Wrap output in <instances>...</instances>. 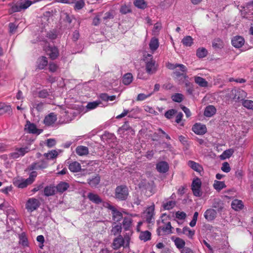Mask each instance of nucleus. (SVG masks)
<instances>
[{
    "label": "nucleus",
    "instance_id": "1",
    "mask_svg": "<svg viewBox=\"0 0 253 253\" xmlns=\"http://www.w3.org/2000/svg\"><path fill=\"white\" fill-rule=\"evenodd\" d=\"M41 0H19L16 2L11 4V12H20L25 10L32 4H34Z\"/></svg>",
    "mask_w": 253,
    "mask_h": 253
},
{
    "label": "nucleus",
    "instance_id": "2",
    "mask_svg": "<svg viewBox=\"0 0 253 253\" xmlns=\"http://www.w3.org/2000/svg\"><path fill=\"white\" fill-rule=\"evenodd\" d=\"M143 60L145 63L146 71L149 74H154L157 70V65L153 58L152 54L145 53L143 55Z\"/></svg>",
    "mask_w": 253,
    "mask_h": 253
},
{
    "label": "nucleus",
    "instance_id": "3",
    "mask_svg": "<svg viewBox=\"0 0 253 253\" xmlns=\"http://www.w3.org/2000/svg\"><path fill=\"white\" fill-rule=\"evenodd\" d=\"M130 240V238L129 236H125L124 238L122 236H119L114 240L112 244L113 248L114 250H118L121 247L128 248Z\"/></svg>",
    "mask_w": 253,
    "mask_h": 253
},
{
    "label": "nucleus",
    "instance_id": "4",
    "mask_svg": "<svg viewBox=\"0 0 253 253\" xmlns=\"http://www.w3.org/2000/svg\"><path fill=\"white\" fill-rule=\"evenodd\" d=\"M166 66L169 69L175 70L174 74L177 77L185 75L187 71L186 66L181 64H172L169 62Z\"/></svg>",
    "mask_w": 253,
    "mask_h": 253
},
{
    "label": "nucleus",
    "instance_id": "5",
    "mask_svg": "<svg viewBox=\"0 0 253 253\" xmlns=\"http://www.w3.org/2000/svg\"><path fill=\"white\" fill-rule=\"evenodd\" d=\"M31 114L34 116H38L40 112L43 111L45 107V104L39 101H32L30 104Z\"/></svg>",
    "mask_w": 253,
    "mask_h": 253
},
{
    "label": "nucleus",
    "instance_id": "6",
    "mask_svg": "<svg viewBox=\"0 0 253 253\" xmlns=\"http://www.w3.org/2000/svg\"><path fill=\"white\" fill-rule=\"evenodd\" d=\"M128 195V188L126 186L117 187L115 190V197L120 201L126 200Z\"/></svg>",
    "mask_w": 253,
    "mask_h": 253
},
{
    "label": "nucleus",
    "instance_id": "7",
    "mask_svg": "<svg viewBox=\"0 0 253 253\" xmlns=\"http://www.w3.org/2000/svg\"><path fill=\"white\" fill-rule=\"evenodd\" d=\"M40 205V203L39 200L31 198L28 200L26 204V209L28 211L32 212L37 210Z\"/></svg>",
    "mask_w": 253,
    "mask_h": 253
},
{
    "label": "nucleus",
    "instance_id": "8",
    "mask_svg": "<svg viewBox=\"0 0 253 253\" xmlns=\"http://www.w3.org/2000/svg\"><path fill=\"white\" fill-rule=\"evenodd\" d=\"M202 182L201 180L196 178H195L192 182V190L193 193V194L197 197H200L202 195V192L201 191Z\"/></svg>",
    "mask_w": 253,
    "mask_h": 253
},
{
    "label": "nucleus",
    "instance_id": "9",
    "mask_svg": "<svg viewBox=\"0 0 253 253\" xmlns=\"http://www.w3.org/2000/svg\"><path fill=\"white\" fill-rule=\"evenodd\" d=\"M25 130L29 133L39 135L42 132V129H39L36 125L27 121L25 126Z\"/></svg>",
    "mask_w": 253,
    "mask_h": 253
},
{
    "label": "nucleus",
    "instance_id": "10",
    "mask_svg": "<svg viewBox=\"0 0 253 253\" xmlns=\"http://www.w3.org/2000/svg\"><path fill=\"white\" fill-rule=\"evenodd\" d=\"M104 206L112 211L113 219L115 221L119 222L121 221L123 218V215L121 212L118 211L114 207L111 205L109 203H106L104 205Z\"/></svg>",
    "mask_w": 253,
    "mask_h": 253
},
{
    "label": "nucleus",
    "instance_id": "11",
    "mask_svg": "<svg viewBox=\"0 0 253 253\" xmlns=\"http://www.w3.org/2000/svg\"><path fill=\"white\" fill-rule=\"evenodd\" d=\"M48 162L45 159L42 160L32 164L29 169L30 170H40L45 169L48 166Z\"/></svg>",
    "mask_w": 253,
    "mask_h": 253
},
{
    "label": "nucleus",
    "instance_id": "12",
    "mask_svg": "<svg viewBox=\"0 0 253 253\" xmlns=\"http://www.w3.org/2000/svg\"><path fill=\"white\" fill-rule=\"evenodd\" d=\"M37 176V173L36 171H32L30 174L29 178L21 182L18 184V187L23 188L27 186V185L31 184L34 182Z\"/></svg>",
    "mask_w": 253,
    "mask_h": 253
},
{
    "label": "nucleus",
    "instance_id": "13",
    "mask_svg": "<svg viewBox=\"0 0 253 253\" xmlns=\"http://www.w3.org/2000/svg\"><path fill=\"white\" fill-rule=\"evenodd\" d=\"M29 150V149L27 147L16 148L14 152L9 154V156L13 159H17L23 156Z\"/></svg>",
    "mask_w": 253,
    "mask_h": 253
},
{
    "label": "nucleus",
    "instance_id": "14",
    "mask_svg": "<svg viewBox=\"0 0 253 253\" xmlns=\"http://www.w3.org/2000/svg\"><path fill=\"white\" fill-rule=\"evenodd\" d=\"M192 130L197 134L203 135L207 132V127L204 124L196 123L192 127Z\"/></svg>",
    "mask_w": 253,
    "mask_h": 253
},
{
    "label": "nucleus",
    "instance_id": "15",
    "mask_svg": "<svg viewBox=\"0 0 253 253\" xmlns=\"http://www.w3.org/2000/svg\"><path fill=\"white\" fill-rule=\"evenodd\" d=\"M57 120L56 115L51 113L46 116L43 120V124L46 126H52Z\"/></svg>",
    "mask_w": 253,
    "mask_h": 253
},
{
    "label": "nucleus",
    "instance_id": "16",
    "mask_svg": "<svg viewBox=\"0 0 253 253\" xmlns=\"http://www.w3.org/2000/svg\"><path fill=\"white\" fill-rule=\"evenodd\" d=\"M45 50L47 54L53 60L56 58L59 55L58 49L55 46H49L45 49Z\"/></svg>",
    "mask_w": 253,
    "mask_h": 253
},
{
    "label": "nucleus",
    "instance_id": "17",
    "mask_svg": "<svg viewBox=\"0 0 253 253\" xmlns=\"http://www.w3.org/2000/svg\"><path fill=\"white\" fill-rule=\"evenodd\" d=\"M154 213V206H151L148 207L145 211L144 216L148 223H150L152 222V220L153 219Z\"/></svg>",
    "mask_w": 253,
    "mask_h": 253
},
{
    "label": "nucleus",
    "instance_id": "18",
    "mask_svg": "<svg viewBox=\"0 0 253 253\" xmlns=\"http://www.w3.org/2000/svg\"><path fill=\"white\" fill-rule=\"evenodd\" d=\"M61 152L60 150H52L47 153H44L43 156L48 162L49 160L55 159Z\"/></svg>",
    "mask_w": 253,
    "mask_h": 253
},
{
    "label": "nucleus",
    "instance_id": "19",
    "mask_svg": "<svg viewBox=\"0 0 253 253\" xmlns=\"http://www.w3.org/2000/svg\"><path fill=\"white\" fill-rule=\"evenodd\" d=\"M231 42L233 46L239 48L244 44L245 40L242 37L237 36L232 39Z\"/></svg>",
    "mask_w": 253,
    "mask_h": 253
},
{
    "label": "nucleus",
    "instance_id": "20",
    "mask_svg": "<svg viewBox=\"0 0 253 253\" xmlns=\"http://www.w3.org/2000/svg\"><path fill=\"white\" fill-rule=\"evenodd\" d=\"M231 92L233 95H235L233 99L238 100H243L242 98L246 97L247 95V93L242 89H232Z\"/></svg>",
    "mask_w": 253,
    "mask_h": 253
},
{
    "label": "nucleus",
    "instance_id": "21",
    "mask_svg": "<svg viewBox=\"0 0 253 253\" xmlns=\"http://www.w3.org/2000/svg\"><path fill=\"white\" fill-rule=\"evenodd\" d=\"M216 211L212 209H208L204 213L205 218L209 221H211L215 219L216 216Z\"/></svg>",
    "mask_w": 253,
    "mask_h": 253
},
{
    "label": "nucleus",
    "instance_id": "22",
    "mask_svg": "<svg viewBox=\"0 0 253 253\" xmlns=\"http://www.w3.org/2000/svg\"><path fill=\"white\" fill-rule=\"evenodd\" d=\"M216 112V108L213 105H210L205 108L204 115L207 117H211L215 114Z\"/></svg>",
    "mask_w": 253,
    "mask_h": 253
},
{
    "label": "nucleus",
    "instance_id": "23",
    "mask_svg": "<svg viewBox=\"0 0 253 253\" xmlns=\"http://www.w3.org/2000/svg\"><path fill=\"white\" fill-rule=\"evenodd\" d=\"M156 169L161 173H165L168 171L169 167L166 162H160L157 164Z\"/></svg>",
    "mask_w": 253,
    "mask_h": 253
},
{
    "label": "nucleus",
    "instance_id": "24",
    "mask_svg": "<svg viewBox=\"0 0 253 253\" xmlns=\"http://www.w3.org/2000/svg\"><path fill=\"white\" fill-rule=\"evenodd\" d=\"M150 50L153 52L156 50L159 46V40L155 37L152 38L149 44Z\"/></svg>",
    "mask_w": 253,
    "mask_h": 253
},
{
    "label": "nucleus",
    "instance_id": "25",
    "mask_svg": "<svg viewBox=\"0 0 253 253\" xmlns=\"http://www.w3.org/2000/svg\"><path fill=\"white\" fill-rule=\"evenodd\" d=\"M243 203L241 200L238 199L234 200L231 203V207L235 211H240L243 207Z\"/></svg>",
    "mask_w": 253,
    "mask_h": 253
},
{
    "label": "nucleus",
    "instance_id": "26",
    "mask_svg": "<svg viewBox=\"0 0 253 253\" xmlns=\"http://www.w3.org/2000/svg\"><path fill=\"white\" fill-rule=\"evenodd\" d=\"M76 153L81 156L86 155L88 153V148L84 146H78L76 149Z\"/></svg>",
    "mask_w": 253,
    "mask_h": 253
},
{
    "label": "nucleus",
    "instance_id": "27",
    "mask_svg": "<svg viewBox=\"0 0 253 253\" xmlns=\"http://www.w3.org/2000/svg\"><path fill=\"white\" fill-rule=\"evenodd\" d=\"M151 233L148 231H141L139 238L141 241L147 242L151 239Z\"/></svg>",
    "mask_w": 253,
    "mask_h": 253
},
{
    "label": "nucleus",
    "instance_id": "28",
    "mask_svg": "<svg viewBox=\"0 0 253 253\" xmlns=\"http://www.w3.org/2000/svg\"><path fill=\"white\" fill-rule=\"evenodd\" d=\"M172 240L174 242V244H175V246L176 247V248L177 249H178L179 250H180L181 249H182V248H183L184 247L185 245V242L183 239H182L180 238H178V237H176V238L172 237Z\"/></svg>",
    "mask_w": 253,
    "mask_h": 253
},
{
    "label": "nucleus",
    "instance_id": "29",
    "mask_svg": "<svg viewBox=\"0 0 253 253\" xmlns=\"http://www.w3.org/2000/svg\"><path fill=\"white\" fill-rule=\"evenodd\" d=\"M69 169L73 172H79L81 169V164L77 162H73L69 165Z\"/></svg>",
    "mask_w": 253,
    "mask_h": 253
},
{
    "label": "nucleus",
    "instance_id": "30",
    "mask_svg": "<svg viewBox=\"0 0 253 253\" xmlns=\"http://www.w3.org/2000/svg\"><path fill=\"white\" fill-rule=\"evenodd\" d=\"M226 187V186L224 181H220L216 180L214 181L213 187L217 191L219 192L222 189L225 188Z\"/></svg>",
    "mask_w": 253,
    "mask_h": 253
},
{
    "label": "nucleus",
    "instance_id": "31",
    "mask_svg": "<svg viewBox=\"0 0 253 253\" xmlns=\"http://www.w3.org/2000/svg\"><path fill=\"white\" fill-rule=\"evenodd\" d=\"M188 165L192 169L197 172H200L203 169L202 166L200 164L192 161H189L188 162Z\"/></svg>",
    "mask_w": 253,
    "mask_h": 253
},
{
    "label": "nucleus",
    "instance_id": "32",
    "mask_svg": "<svg viewBox=\"0 0 253 253\" xmlns=\"http://www.w3.org/2000/svg\"><path fill=\"white\" fill-rule=\"evenodd\" d=\"M11 112V108L10 105L4 103H0V115H3L6 113Z\"/></svg>",
    "mask_w": 253,
    "mask_h": 253
},
{
    "label": "nucleus",
    "instance_id": "33",
    "mask_svg": "<svg viewBox=\"0 0 253 253\" xmlns=\"http://www.w3.org/2000/svg\"><path fill=\"white\" fill-rule=\"evenodd\" d=\"M194 80L195 82L201 87H206L208 85V82L202 77L197 76L195 77Z\"/></svg>",
    "mask_w": 253,
    "mask_h": 253
},
{
    "label": "nucleus",
    "instance_id": "34",
    "mask_svg": "<svg viewBox=\"0 0 253 253\" xmlns=\"http://www.w3.org/2000/svg\"><path fill=\"white\" fill-rule=\"evenodd\" d=\"M88 198L91 201L97 204L102 202V200L99 196L92 193H88Z\"/></svg>",
    "mask_w": 253,
    "mask_h": 253
},
{
    "label": "nucleus",
    "instance_id": "35",
    "mask_svg": "<svg viewBox=\"0 0 253 253\" xmlns=\"http://www.w3.org/2000/svg\"><path fill=\"white\" fill-rule=\"evenodd\" d=\"M133 4L138 8L144 9L147 6V3L145 0H134Z\"/></svg>",
    "mask_w": 253,
    "mask_h": 253
},
{
    "label": "nucleus",
    "instance_id": "36",
    "mask_svg": "<svg viewBox=\"0 0 253 253\" xmlns=\"http://www.w3.org/2000/svg\"><path fill=\"white\" fill-rule=\"evenodd\" d=\"M133 80V76L131 73H128L124 75L123 77L122 82L125 85L129 84Z\"/></svg>",
    "mask_w": 253,
    "mask_h": 253
},
{
    "label": "nucleus",
    "instance_id": "37",
    "mask_svg": "<svg viewBox=\"0 0 253 253\" xmlns=\"http://www.w3.org/2000/svg\"><path fill=\"white\" fill-rule=\"evenodd\" d=\"M132 220L130 217H125L123 222V226L125 230H129L131 226Z\"/></svg>",
    "mask_w": 253,
    "mask_h": 253
},
{
    "label": "nucleus",
    "instance_id": "38",
    "mask_svg": "<svg viewBox=\"0 0 253 253\" xmlns=\"http://www.w3.org/2000/svg\"><path fill=\"white\" fill-rule=\"evenodd\" d=\"M47 60L45 57L42 56L39 59L38 68L39 69H43L47 65Z\"/></svg>",
    "mask_w": 253,
    "mask_h": 253
},
{
    "label": "nucleus",
    "instance_id": "39",
    "mask_svg": "<svg viewBox=\"0 0 253 253\" xmlns=\"http://www.w3.org/2000/svg\"><path fill=\"white\" fill-rule=\"evenodd\" d=\"M182 232L190 239H192L195 234V231L190 229L188 227H184L182 229Z\"/></svg>",
    "mask_w": 253,
    "mask_h": 253
},
{
    "label": "nucleus",
    "instance_id": "40",
    "mask_svg": "<svg viewBox=\"0 0 253 253\" xmlns=\"http://www.w3.org/2000/svg\"><path fill=\"white\" fill-rule=\"evenodd\" d=\"M233 149H229L224 151L222 154L220 156L221 160H225L229 158L234 153Z\"/></svg>",
    "mask_w": 253,
    "mask_h": 253
},
{
    "label": "nucleus",
    "instance_id": "41",
    "mask_svg": "<svg viewBox=\"0 0 253 253\" xmlns=\"http://www.w3.org/2000/svg\"><path fill=\"white\" fill-rule=\"evenodd\" d=\"M55 187L51 186H48L45 187L44 189V194L46 196H50L55 194Z\"/></svg>",
    "mask_w": 253,
    "mask_h": 253
},
{
    "label": "nucleus",
    "instance_id": "42",
    "mask_svg": "<svg viewBox=\"0 0 253 253\" xmlns=\"http://www.w3.org/2000/svg\"><path fill=\"white\" fill-rule=\"evenodd\" d=\"M181 42L186 46H191L193 43V39L191 36H187L183 38Z\"/></svg>",
    "mask_w": 253,
    "mask_h": 253
},
{
    "label": "nucleus",
    "instance_id": "43",
    "mask_svg": "<svg viewBox=\"0 0 253 253\" xmlns=\"http://www.w3.org/2000/svg\"><path fill=\"white\" fill-rule=\"evenodd\" d=\"M100 180V177L97 175L90 179L88 183L92 187H95L99 183Z\"/></svg>",
    "mask_w": 253,
    "mask_h": 253
},
{
    "label": "nucleus",
    "instance_id": "44",
    "mask_svg": "<svg viewBox=\"0 0 253 253\" xmlns=\"http://www.w3.org/2000/svg\"><path fill=\"white\" fill-rule=\"evenodd\" d=\"M171 98L174 102L180 103L183 101L184 96L181 93H176L172 95Z\"/></svg>",
    "mask_w": 253,
    "mask_h": 253
},
{
    "label": "nucleus",
    "instance_id": "45",
    "mask_svg": "<svg viewBox=\"0 0 253 253\" xmlns=\"http://www.w3.org/2000/svg\"><path fill=\"white\" fill-rule=\"evenodd\" d=\"M175 206V202L173 201H169L163 203V208L166 210L172 209Z\"/></svg>",
    "mask_w": 253,
    "mask_h": 253
},
{
    "label": "nucleus",
    "instance_id": "46",
    "mask_svg": "<svg viewBox=\"0 0 253 253\" xmlns=\"http://www.w3.org/2000/svg\"><path fill=\"white\" fill-rule=\"evenodd\" d=\"M242 105L246 108L253 110V101L251 100L244 99L242 100Z\"/></svg>",
    "mask_w": 253,
    "mask_h": 253
},
{
    "label": "nucleus",
    "instance_id": "47",
    "mask_svg": "<svg viewBox=\"0 0 253 253\" xmlns=\"http://www.w3.org/2000/svg\"><path fill=\"white\" fill-rule=\"evenodd\" d=\"M69 187V184L66 182H61L59 183L57 187V190L60 192H63L66 191Z\"/></svg>",
    "mask_w": 253,
    "mask_h": 253
},
{
    "label": "nucleus",
    "instance_id": "48",
    "mask_svg": "<svg viewBox=\"0 0 253 253\" xmlns=\"http://www.w3.org/2000/svg\"><path fill=\"white\" fill-rule=\"evenodd\" d=\"M208 51L205 48H199L197 49L196 55L199 58H204L207 55Z\"/></svg>",
    "mask_w": 253,
    "mask_h": 253
},
{
    "label": "nucleus",
    "instance_id": "49",
    "mask_svg": "<svg viewBox=\"0 0 253 253\" xmlns=\"http://www.w3.org/2000/svg\"><path fill=\"white\" fill-rule=\"evenodd\" d=\"M19 244L24 247L28 246V241L25 235L22 234L19 237Z\"/></svg>",
    "mask_w": 253,
    "mask_h": 253
},
{
    "label": "nucleus",
    "instance_id": "50",
    "mask_svg": "<svg viewBox=\"0 0 253 253\" xmlns=\"http://www.w3.org/2000/svg\"><path fill=\"white\" fill-rule=\"evenodd\" d=\"M171 228L172 227L170 222L167 223V224L164 226L160 227L159 228V229H161L163 232L167 234H169L171 233Z\"/></svg>",
    "mask_w": 253,
    "mask_h": 253
},
{
    "label": "nucleus",
    "instance_id": "51",
    "mask_svg": "<svg viewBox=\"0 0 253 253\" xmlns=\"http://www.w3.org/2000/svg\"><path fill=\"white\" fill-rule=\"evenodd\" d=\"M100 104V101L89 102L86 105V108L88 110L96 108Z\"/></svg>",
    "mask_w": 253,
    "mask_h": 253
},
{
    "label": "nucleus",
    "instance_id": "52",
    "mask_svg": "<svg viewBox=\"0 0 253 253\" xmlns=\"http://www.w3.org/2000/svg\"><path fill=\"white\" fill-rule=\"evenodd\" d=\"M153 92H151L147 94L144 93H140L138 94L136 100L137 101H143L146 99V98L149 97L152 95Z\"/></svg>",
    "mask_w": 253,
    "mask_h": 253
},
{
    "label": "nucleus",
    "instance_id": "53",
    "mask_svg": "<svg viewBox=\"0 0 253 253\" xmlns=\"http://www.w3.org/2000/svg\"><path fill=\"white\" fill-rule=\"evenodd\" d=\"M122 230V227L120 225H117L113 227L111 232L114 235L119 234Z\"/></svg>",
    "mask_w": 253,
    "mask_h": 253
},
{
    "label": "nucleus",
    "instance_id": "54",
    "mask_svg": "<svg viewBox=\"0 0 253 253\" xmlns=\"http://www.w3.org/2000/svg\"><path fill=\"white\" fill-rule=\"evenodd\" d=\"M223 46V43L221 40H215L212 43V46L216 48H220Z\"/></svg>",
    "mask_w": 253,
    "mask_h": 253
},
{
    "label": "nucleus",
    "instance_id": "55",
    "mask_svg": "<svg viewBox=\"0 0 253 253\" xmlns=\"http://www.w3.org/2000/svg\"><path fill=\"white\" fill-rule=\"evenodd\" d=\"M176 113V111L174 109H170L167 111L165 114V116L168 119H170Z\"/></svg>",
    "mask_w": 253,
    "mask_h": 253
},
{
    "label": "nucleus",
    "instance_id": "56",
    "mask_svg": "<svg viewBox=\"0 0 253 253\" xmlns=\"http://www.w3.org/2000/svg\"><path fill=\"white\" fill-rule=\"evenodd\" d=\"M162 28V24L159 22L156 23L154 26L153 29V33L154 35L158 34L160 30Z\"/></svg>",
    "mask_w": 253,
    "mask_h": 253
},
{
    "label": "nucleus",
    "instance_id": "57",
    "mask_svg": "<svg viewBox=\"0 0 253 253\" xmlns=\"http://www.w3.org/2000/svg\"><path fill=\"white\" fill-rule=\"evenodd\" d=\"M221 169L225 172H229L231 170L229 164L227 162H224L222 164Z\"/></svg>",
    "mask_w": 253,
    "mask_h": 253
},
{
    "label": "nucleus",
    "instance_id": "58",
    "mask_svg": "<svg viewBox=\"0 0 253 253\" xmlns=\"http://www.w3.org/2000/svg\"><path fill=\"white\" fill-rule=\"evenodd\" d=\"M186 216V213L183 211H178L175 213V217L178 219H184Z\"/></svg>",
    "mask_w": 253,
    "mask_h": 253
},
{
    "label": "nucleus",
    "instance_id": "59",
    "mask_svg": "<svg viewBox=\"0 0 253 253\" xmlns=\"http://www.w3.org/2000/svg\"><path fill=\"white\" fill-rule=\"evenodd\" d=\"M39 96L41 98H44L49 96V93L46 89H43L39 91Z\"/></svg>",
    "mask_w": 253,
    "mask_h": 253
},
{
    "label": "nucleus",
    "instance_id": "60",
    "mask_svg": "<svg viewBox=\"0 0 253 253\" xmlns=\"http://www.w3.org/2000/svg\"><path fill=\"white\" fill-rule=\"evenodd\" d=\"M84 6V2L83 0L77 1L75 4V8L77 10L82 9Z\"/></svg>",
    "mask_w": 253,
    "mask_h": 253
},
{
    "label": "nucleus",
    "instance_id": "61",
    "mask_svg": "<svg viewBox=\"0 0 253 253\" xmlns=\"http://www.w3.org/2000/svg\"><path fill=\"white\" fill-rule=\"evenodd\" d=\"M120 12L123 14H126L130 12V9L127 6L123 5L120 9Z\"/></svg>",
    "mask_w": 253,
    "mask_h": 253
},
{
    "label": "nucleus",
    "instance_id": "62",
    "mask_svg": "<svg viewBox=\"0 0 253 253\" xmlns=\"http://www.w3.org/2000/svg\"><path fill=\"white\" fill-rule=\"evenodd\" d=\"M55 144L56 141L54 139H48L46 141V145L48 147H53Z\"/></svg>",
    "mask_w": 253,
    "mask_h": 253
},
{
    "label": "nucleus",
    "instance_id": "63",
    "mask_svg": "<svg viewBox=\"0 0 253 253\" xmlns=\"http://www.w3.org/2000/svg\"><path fill=\"white\" fill-rule=\"evenodd\" d=\"M57 68V66L54 63H50L49 64V70L52 72H55Z\"/></svg>",
    "mask_w": 253,
    "mask_h": 253
},
{
    "label": "nucleus",
    "instance_id": "64",
    "mask_svg": "<svg viewBox=\"0 0 253 253\" xmlns=\"http://www.w3.org/2000/svg\"><path fill=\"white\" fill-rule=\"evenodd\" d=\"M180 253H193V251L189 248L184 247L180 250Z\"/></svg>",
    "mask_w": 253,
    "mask_h": 253
}]
</instances>
